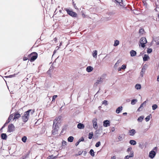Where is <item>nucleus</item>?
Returning <instances> with one entry per match:
<instances>
[{"label":"nucleus","instance_id":"nucleus-3","mask_svg":"<svg viewBox=\"0 0 159 159\" xmlns=\"http://www.w3.org/2000/svg\"><path fill=\"white\" fill-rule=\"evenodd\" d=\"M29 58H30L29 60L31 62L34 61L38 57V54L36 52H33L28 55Z\"/></svg>","mask_w":159,"mask_h":159},{"label":"nucleus","instance_id":"nucleus-7","mask_svg":"<svg viewBox=\"0 0 159 159\" xmlns=\"http://www.w3.org/2000/svg\"><path fill=\"white\" fill-rule=\"evenodd\" d=\"M14 126L12 124H10L8 127L7 131L11 133L14 130Z\"/></svg>","mask_w":159,"mask_h":159},{"label":"nucleus","instance_id":"nucleus-23","mask_svg":"<svg viewBox=\"0 0 159 159\" xmlns=\"http://www.w3.org/2000/svg\"><path fill=\"white\" fill-rule=\"evenodd\" d=\"M73 139L74 137L72 136H70L68 138L67 140L68 142H72L73 141Z\"/></svg>","mask_w":159,"mask_h":159},{"label":"nucleus","instance_id":"nucleus-35","mask_svg":"<svg viewBox=\"0 0 159 159\" xmlns=\"http://www.w3.org/2000/svg\"><path fill=\"white\" fill-rule=\"evenodd\" d=\"M151 116V114L147 116L145 118V120L146 122H148L149 121L150 119V116Z\"/></svg>","mask_w":159,"mask_h":159},{"label":"nucleus","instance_id":"nucleus-40","mask_svg":"<svg viewBox=\"0 0 159 159\" xmlns=\"http://www.w3.org/2000/svg\"><path fill=\"white\" fill-rule=\"evenodd\" d=\"M29 153L28 152L27 153L25 154L24 156H23V157H24V158H25V159H26V158H28L29 157Z\"/></svg>","mask_w":159,"mask_h":159},{"label":"nucleus","instance_id":"nucleus-55","mask_svg":"<svg viewBox=\"0 0 159 159\" xmlns=\"http://www.w3.org/2000/svg\"><path fill=\"white\" fill-rule=\"evenodd\" d=\"M130 157L129 155L126 156L124 158V159H128Z\"/></svg>","mask_w":159,"mask_h":159},{"label":"nucleus","instance_id":"nucleus-11","mask_svg":"<svg viewBox=\"0 0 159 159\" xmlns=\"http://www.w3.org/2000/svg\"><path fill=\"white\" fill-rule=\"evenodd\" d=\"M14 115V117L13 119V120H15L16 119H18L21 116L20 114H19V113L18 111L15 113Z\"/></svg>","mask_w":159,"mask_h":159},{"label":"nucleus","instance_id":"nucleus-24","mask_svg":"<svg viewBox=\"0 0 159 159\" xmlns=\"http://www.w3.org/2000/svg\"><path fill=\"white\" fill-rule=\"evenodd\" d=\"M97 55V51L96 50L93 51V56L94 58H96Z\"/></svg>","mask_w":159,"mask_h":159},{"label":"nucleus","instance_id":"nucleus-18","mask_svg":"<svg viewBox=\"0 0 159 159\" xmlns=\"http://www.w3.org/2000/svg\"><path fill=\"white\" fill-rule=\"evenodd\" d=\"M77 127L80 129H83L84 127V125L81 123H79L77 125Z\"/></svg>","mask_w":159,"mask_h":159},{"label":"nucleus","instance_id":"nucleus-25","mask_svg":"<svg viewBox=\"0 0 159 159\" xmlns=\"http://www.w3.org/2000/svg\"><path fill=\"white\" fill-rule=\"evenodd\" d=\"M18 74V73L17 74H14L13 75H10L8 76H5V77L6 78H11L12 77H15L16 76V75H17Z\"/></svg>","mask_w":159,"mask_h":159},{"label":"nucleus","instance_id":"nucleus-26","mask_svg":"<svg viewBox=\"0 0 159 159\" xmlns=\"http://www.w3.org/2000/svg\"><path fill=\"white\" fill-rule=\"evenodd\" d=\"M135 88L137 90L140 89L141 88V85L139 84H137L135 86Z\"/></svg>","mask_w":159,"mask_h":159},{"label":"nucleus","instance_id":"nucleus-42","mask_svg":"<svg viewBox=\"0 0 159 159\" xmlns=\"http://www.w3.org/2000/svg\"><path fill=\"white\" fill-rule=\"evenodd\" d=\"M66 144V142L64 140H63L62 142V145L63 146H65Z\"/></svg>","mask_w":159,"mask_h":159},{"label":"nucleus","instance_id":"nucleus-54","mask_svg":"<svg viewBox=\"0 0 159 159\" xmlns=\"http://www.w3.org/2000/svg\"><path fill=\"white\" fill-rule=\"evenodd\" d=\"M66 126H64L62 130H63V131H65L66 130Z\"/></svg>","mask_w":159,"mask_h":159},{"label":"nucleus","instance_id":"nucleus-52","mask_svg":"<svg viewBox=\"0 0 159 159\" xmlns=\"http://www.w3.org/2000/svg\"><path fill=\"white\" fill-rule=\"evenodd\" d=\"M11 120V119L8 118L7 120L6 121L7 124H8L9 122H10Z\"/></svg>","mask_w":159,"mask_h":159},{"label":"nucleus","instance_id":"nucleus-49","mask_svg":"<svg viewBox=\"0 0 159 159\" xmlns=\"http://www.w3.org/2000/svg\"><path fill=\"white\" fill-rule=\"evenodd\" d=\"M97 119L94 118L93 119V120H92V122L93 123H95L97 122Z\"/></svg>","mask_w":159,"mask_h":159},{"label":"nucleus","instance_id":"nucleus-9","mask_svg":"<svg viewBox=\"0 0 159 159\" xmlns=\"http://www.w3.org/2000/svg\"><path fill=\"white\" fill-rule=\"evenodd\" d=\"M156 154V152L153 150H152L149 152V157L151 158H153L155 157Z\"/></svg>","mask_w":159,"mask_h":159},{"label":"nucleus","instance_id":"nucleus-60","mask_svg":"<svg viewBox=\"0 0 159 159\" xmlns=\"http://www.w3.org/2000/svg\"><path fill=\"white\" fill-rule=\"evenodd\" d=\"M64 131H63V130H62L60 133V134L61 135H63V134L64 133Z\"/></svg>","mask_w":159,"mask_h":159},{"label":"nucleus","instance_id":"nucleus-29","mask_svg":"<svg viewBox=\"0 0 159 159\" xmlns=\"http://www.w3.org/2000/svg\"><path fill=\"white\" fill-rule=\"evenodd\" d=\"M119 41L118 40H116L115 41L114 46H116L119 44Z\"/></svg>","mask_w":159,"mask_h":159},{"label":"nucleus","instance_id":"nucleus-15","mask_svg":"<svg viewBox=\"0 0 159 159\" xmlns=\"http://www.w3.org/2000/svg\"><path fill=\"white\" fill-rule=\"evenodd\" d=\"M135 133H136V131H135V130L134 129H131V130H130L129 132V134L130 136H134L135 134Z\"/></svg>","mask_w":159,"mask_h":159},{"label":"nucleus","instance_id":"nucleus-30","mask_svg":"<svg viewBox=\"0 0 159 159\" xmlns=\"http://www.w3.org/2000/svg\"><path fill=\"white\" fill-rule=\"evenodd\" d=\"M93 135V133L92 132H90L89 134L88 138L89 139H91Z\"/></svg>","mask_w":159,"mask_h":159},{"label":"nucleus","instance_id":"nucleus-53","mask_svg":"<svg viewBox=\"0 0 159 159\" xmlns=\"http://www.w3.org/2000/svg\"><path fill=\"white\" fill-rule=\"evenodd\" d=\"M80 142L78 140V141L75 143V145L77 146H78L79 144L80 143Z\"/></svg>","mask_w":159,"mask_h":159},{"label":"nucleus","instance_id":"nucleus-19","mask_svg":"<svg viewBox=\"0 0 159 159\" xmlns=\"http://www.w3.org/2000/svg\"><path fill=\"white\" fill-rule=\"evenodd\" d=\"M93 70V68L90 66H88L86 69V71L89 72H91Z\"/></svg>","mask_w":159,"mask_h":159},{"label":"nucleus","instance_id":"nucleus-41","mask_svg":"<svg viewBox=\"0 0 159 159\" xmlns=\"http://www.w3.org/2000/svg\"><path fill=\"white\" fill-rule=\"evenodd\" d=\"M108 102L106 100H104L102 102V104H104L105 105H107L108 104Z\"/></svg>","mask_w":159,"mask_h":159},{"label":"nucleus","instance_id":"nucleus-12","mask_svg":"<svg viewBox=\"0 0 159 159\" xmlns=\"http://www.w3.org/2000/svg\"><path fill=\"white\" fill-rule=\"evenodd\" d=\"M110 121L108 120H104L103 122V125L104 126L107 127L110 125Z\"/></svg>","mask_w":159,"mask_h":159},{"label":"nucleus","instance_id":"nucleus-59","mask_svg":"<svg viewBox=\"0 0 159 159\" xmlns=\"http://www.w3.org/2000/svg\"><path fill=\"white\" fill-rule=\"evenodd\" d=\"M111 159H116V157L115 156H113L111 157Z\"/></svg>","mask_w":159,"mask_h":159},{"label":"nucleus","instance_id":"nucleus-2","mask_svg":"<svg viewBox=\"0 0 159 159\" xmlns=\"http://www.w3.org/2000/svg\"><path fill=\"white\" fill-rule=\"evenodd\" d=\"M60 123H53L52 128L53 130L52 131V134L53 135H55L57 134L58 130L59 128V125Z\"/></svg>","mask_w":159,"mask_h":159},{"label":"nucleus","instance_id":"nucleus-10","mask_svg":"<svg viewBox=\"0 0 159 159\" xmlns=\"http://www.w3.org/2000/svg\"><path fill=\"white\" fill-rule=\"evenodd\" d=\"M146 70V68L145 67V66H143L142 68L140 73V76H141V77H142L143 76Z\"/></svg>","mask_w":159,"mask_h":159},{"label":"nucleus","instance_id":"nucleus-57","mask_svg":"<svg viewBox=\"0 0 159 159\" xmlns=\"http://www.w3.org/2000/svg\"><path fill=\"white\" fill-rule=\"evenodd\" d=\"M58 48H57V50H55L54 51V52H53V54L52 56H53V55L55 54V53L56 52H57V50H58Z\"/></svg>","mask_w":159,"mask_h":159},{"label":"nucleus","instance_id":"nucleus-31","mask_svg":"<svg viewBox=\"0 0 159 159\" xmlns=\"http://www.w3.org/2000/svg\"><path fill=\"white\" fill-rule=\"evenodd\" d=\"M137 101L138 100L137 99H133L131 101V104L133 105H134Z\"/></svg>","mask_w":159,"mask_h":159},{"label":"nucleus","instance_id":"nucleus-37","mask_svg":"<svg viewBox=\"0 0 159 159\" xmlns=\"http://www.w3.org/2000/svg\"><path fill=\"white\" fill-rule=\"evenodd\" d=\"M102 130L100 129H98L95 131V134H100Z\"/></svg>","mask_w":159,"mask_h":159},{"label":"nucleus","instance_id":"nucleus-46","mask_svg":"<svg viewBox=\"0 0 159 159\" xmlns=\"http://www.w3.org/2000/svg\"><path fill=\"white\" fill-rule=\"evenodd\" d=\"M126 67V66L125 65H123L121 66V68L123 70L125 69Z\"/></svg>","mask_w":159,"mask_h":159},{"label":"nucleus","instance_id":"nucleus-1","mask_svg":"<svg viewBox=\"0 0 159 159\" xmlns=\"http://www.w3.org/2000/svg\"><path fill=\"white\" fill-rule=\"evenodd\" d=\"M34 112V110L29 109L24 113L22 116V118L24 123L28 120L30 115H33Z\"/></svg>","mask_w":159,"mask_h":159},{"label":"nucleus","instance_id":"nucleus-36","mask_svg":"<svg viewBox=\"0 0 159 159\" xmlns=\"http://www.w3.org/2000/svg\"><path fill=\"white\" fill-rule=\"evenodd\" d=\"M153 110H155L157 108V104H154L152 106Z\"/></svg>","mask_w":159,"mask_h":159},{"label":"nucleus","instance_id":"nucleus-16","mask_svg":"<svg viewBox=\"0 0 159 159\" xmlns=\"http://www.w3.org/2000/svg\"><path fill=\"white\" fill-rule=\"evenodd\" d=\"M123 107L122 106H120L118 107L116 110V112L117 113H119L122 110Z\"/></svg>","mask_w":159,"mask_h":159},{"label":"nucleus","instance_id":"nucleus-48","mask_svg":"<svg viewBox=\"0 0 159 159\" xmlns=\"http://www.w3.org/2000/svg\"><path fill=\"white\" fill-rule=\"evenodd\" d=\"M14 116V115H13V114H11L9 116L8 118L11 120L13 118Z\"/></svg>","mask_w":159,"mask_h":159},{"label":"nucleus","instance_id":"nucleus-62","mask_svg":"<svg viewBox=\"0 0 159 159\" xmlns=\"http://www.w3.org/2000/svg\"><path fill=\"white\" fill-rule=\"evenodd\" d=\"M121 69H122L121 68H119L118 69V71H120L121 70Z\"/></svg>","mask_w":159,"mask_h":159},{"label":"nucleus","instance_id":"nucleus-63","mask_svg":"<svg viewBox=\"0 0 159 159\" xmlns=\"http://www.w3.org/2000/svg\"><path fill=\"white\" fill-rule=\"evenodd\" d=\"M157 80L158 81H159V75L157 76Z\"/></svg>","mask_w":159,"mask_h":159},{"label":"nucleus","instance_id":"nucleus-44","mask_svg":"<svg viewBox=\"0 0 159 159\" xmlns=\"http://www.w3.org/2000/svg\"><path fill=\"white\" fill-rule=\"evenodd\" d=\"M134 152L133 151H131L130 155H129V156L130 157H132L134 156Z\"/></svg>","mask_w":159,"mask_h":159},{"label":"nucleus","instance_id":"nucleus-34","mask_svg":"<svg viewBox=\"0 0 159 159\" xmlns=\"http://www.w3.org/2000/svg\"><path fill=\"white\" fill-rule=\"evenodd\" d=\"M27 139V137L25 136H23L22 138V139H21V140H22V141L24 142V143H25L26 142V141Z\"/></svg>","mask_w":159,"mask_h":159},{"label":"nucleus","instance_id":"nucleus-47","mask_svg":"<svg viewBox=\"0 0 159 159\" xmlns=\"http://www.w3.org/2000/svg\"><path fill=\"white\" fill-rule=\"evenodd\" d=\"M79 140L80 142H81V141H84V137H81Z\"/></svg>","mask_w":159,"mask_h":159},{"label":"nucleus","instance_id":"nucleus-39","mask_svg":"<svg viewBox=\"0 0 159 159\" xmlns=\"http://www.w3.org/2000/svg\"><path fill=\"white\" fill-rule=\"evenodd\" d=\"M93 128L95 129H96L98 128V126L97 124V123H93Z\"/></svg>","mask_w":159,"mask_h":159},{"label":"nucleus","instance_id":"nucleus-4","mask_svg":"<svg viewBox=\"0 0 159 159\" xmlns=\"http://www.w3.org/2000/svg\"><path fill=\"white\" fill-rule=\"evenodd\" d=\"M64 10L66 11L67 13L70 16L75 17L77 16V14L75 12H73L72 10L69 9L67 8H64Z\"/></svg>","mask_w":159,"mask_h":159},{"label":"nucleus","instance_id":"nucleus-56","mask_svg":"<svg viewBox=\"0 0 159 159\" xmlns=\"http://www.w3.org/2000/svg\"><path fill=\"white\" fill-rule=\"evenodd\" d=\"M23 59L24 61H26V60H27L28 58L26 57H23Z\"/></svg>","mask_w":159,"mask_h":159},{"label":"nucleus","instance_id":"nucleus-51","mask_svg":"<svg viewBox=\"0 0 159 159\" xmlns=\"http://www.w3.org/2000/svg\"><path fill=\"white\" fill-rule=\"evenodd\" d=\"M72 4H73V5L74 6V7L75 9H76L77 8V7L76 6V4L74 2H73Z\"/></svg>","mask_w":159,"mask_h":159},{"label":"nucleus","instance_id":"nucleus-20","mask_svg":"<svg viewBox=\"0 0 159 159\" xmlns=\"http://www.w3.org/2000/svg\"><path fill=\"white\" fill-rule=\"evenodd\" d=\"M1 137L2 139L6 140L7 139V136L6 134L2 133L1 134Z\"/></svg>","mask_w":159,"mask_h":159},{"label":"nucleus","instance_id":"nucleus-13","mask_svg":"<svg viewBox=\"0 0 159 159\" xmlns=\"http://www.w3.org/2000/svg\"><path fill=\"white\" fill-rule=\"evenodd\" d=\"M62 116H59L58 117H56L53 121V123H60L58 122L61 119Z\"/></svg>","mask_w":159,"mask_h":159},{"label":"nucleus","instance_id":"nucleus-5","mask_svg":"<svg viewBox=\"0 0 159 159\" xmlns=\"http://www.w3.org/2000/svg\"><path fill=\"white\" fill-rule=\"evenodd\" d=\"M147 43V40L146 38L145 37H142L140 40V43L141 46L142 48H144L145 47V44Z\"/></svg>","mask_w":159,"mask_h":159},{"label":"nucleus","instance_id":"nucleus-45","mask_svg":"<svg viewBox=\"0 0 159 159\" xmlns=\"http://www.w3.org/2000/svg\"><path fill=\"white\" fill-rule=\"evenodd\" d=\"M57 97V95H55L52 97V102L54 101L55 99Z\"/></svg>","mask_w":159,"mask_h":159},{"label":"nucleus","instance_id":"nucleus-50","mask_svg":"<svg viewBox=\"0 0 159 159\" xmlns=\"http://www.w3.org/2000/svg\"><path fill=\"white\" fill-rule=\"evenodd\" d=\"M132 148L131 147H129V148L128 149H127V151L128 152H130L131 151V150H132Z\"/></svg>","mask_w":159,"mask_h":159},{"label":"nucleus","instance_id":"nucleus-27","mask_svg":"<svg viewBox=\"0 0 159 159\" xmlns=\"http://www.w3.org/2000/svg\"><path fill=\"white\" fill-rule=\"evenodd\" d=\"M90 154L92 157L94 156V152L93 149H91L89 151Z\"/></svg>","mask_w":159,"mask_h":159},{"label":"nucleus","instance_id":"nucleus-33","mask_svg":"<svg viewBox=\"0 0 159 159\" xmlns=\"http://www.w3.org/2000/svg\"><path fill=\"white\" fill-rule=\"evenodd\" d=\"M121 62V61L120 60H118L117 62L116 63L114 66V67L115 68L117 67L118 65V64Z\"/></svg>","mask_w":159,"mask_h":159},{"label":"nucleus","instance_id":"nucleus-8","mask_svg":"<svg viewBox=\"0 0 159 159\" xmlns=\"http://www.w3.org/2000/svg\"><path fill=\"white\" fill-rule=\"evenodd\" d=\"M116 5H119L120 6L124 7L125 6L122 0H115Z\"/></svg>","mask_w":159,"mask_h":159},{"label":"nucleus","instance_id":"nucleus-14","mask_svg":"<svg viewBox=\"0 0 159 159\" xmlns=\"http://www.w3.org/2000/svg\"><path fill=\"white\" fill-rule=\"evenodd\" d=\"M146 103V101L144 102L143 103L141 104L139 107L137 109V111H141L143 109V105L144 104L145 105Z\"/></svg>","mask_w":159,"mask_h":159},{"label":"nucleus","instance_id":"nucleus-32","mask_svg":"<svg viewBox=\"0 0 159 159\" xmlns=\"http://www.w3.org/2000/svg\"><path fill=\"white\" fill-rule=\"evenodd\" d=\"M56 158V156L54 157L53 155H52L50 156H49L48 157V159H55Z\"/></svg>","mask_w":159,"mask_h":159},{"label":"nucleus","instance_id":"nucleus-61","mask_svg":"<svg viewBox=\"0 0 159 159\" xmlns=\"http://www.w3.org/2000/svg\"><path fill=\"white\" fill-rule=\"evenodd\" d=\"M127 112H124V113H123V115H124V116H125V115H127Z\"/></svg>","mask_w":159,"mask_h":159},{"label":"nucleus","instance_id":"nucleus-6","mask_svg":"<svg viewBox=\"0 0 159 159\" xmlns=\"http://www.w3.org/2000/svg\"><path fill=\"white\" fill-rule=\"evenodd\" d=\"M103 78L101 77L98 78L96 82L94 83V86L95 87L97 86L99 84L102 83L103 82Z\"/></svg>","mask_w":159,"mask_h":159},{"label":"nucleus","instance_id":"nucleus-28","mask_svg":"<svg viewBox=\"0 0 159 159\" xmlns=\"http://www.w3.org/2000/svg\"><path fill=\"white\" fill-rule=\"evenodd\" d=\"M144 118V116H140L138 118V121L139 122H142L143 121Z\"/></svg>","mask_w":159,"mask_h":159},{"label":"nucleus","instance_id":"nucleus-17","mask_svg":"<svg viewBox=\"0 0 159 159\" xmlns=\"http://www.w3.org/2000/svg\"><path fill=\"white\" fill-rule=\"evenodd\" d=\"M130 53L131 57H134L136 56L137 53L135 51L133 50L130 51Z\"/></svg>","mask_w":159,"mask_h":159},{"label":"nucleus","instance_id":"nucleus-43","mask_svg":"<svg viewBox=\"0 0 159 159\" xmlns=\"http://www.w3.org/2000/svg\"><path fill=\"white\" fill-rule=\"evenodd\" d=\"M152 50L151 48H148L147 49V53H151L152 52Z\"/></svg>","mask_w":159,"mask_h":159},{"label":"nucleus","instance_id":"nucleus-38","mask_svg":"<svg viewBox=\"0 0 159 159\" xmlns=\"http://www.w3.org/2000/svg\"><path fill=\"white\" fill-rule=\"evenodd\" d=\"M101 145V142L100 141H98L97 143H96L95 146L96 147H99Z\"/></svg>","mask_w":159,"mask_h":159},{"label":"nucleus","instance_id":"nucleus-64","mask_svg":"<svg viewBox=\"0 0 159 159\" xmlns=\"http://www.w3.org/2000/svg\"><path fill=\"white\" fill-rule=\"evenodd\" d=\"M122 138V137L120 136H119L118 137V139H120Z\"/></svg>","mask_w":159,"mask_h":159},{"label":"nucleus","instance_id":"nucleus-21","mask_svg":"<svg viewBox=\"0 0 159 159\" xmlns=\"http://www.w3.org/2000/svg\"><path fill=\"white\" fill-rule=\"evenodd\" d=\"M143 59L144 61H146L149 59V57L148 55L145 54L144 55Z\"/></svg>","mask_w":159,"mask_h":159},{"label":"nucleus","instance_id":"nucleus-22","mask_svg":"<svg viewBox=\"0 0 159 159\" xmlns=\"http://www.w3.org/2000/svg\"><path fill=\"white\" fill-rule=\"evenodd\" d=\"M129 143L130 144L133 145H134L136 144V141L134 140H130Z\"/></svg>","mask_w":159,"mask_h":159},{"label":"nucleus","instance_id":"nucleus-58","mask_svg":"<svg viewBox=\"0 0 159 159\" xmlns=\"http://www.w3.org/2000/svg\"><path fill=\"white\" fill-rule=\"evenodd\" d=\"M83 152H81V151H79L78 152V155H80L82 154Z\"/></svg>","mask_w":159,"mask_h":159}]
</instances>
